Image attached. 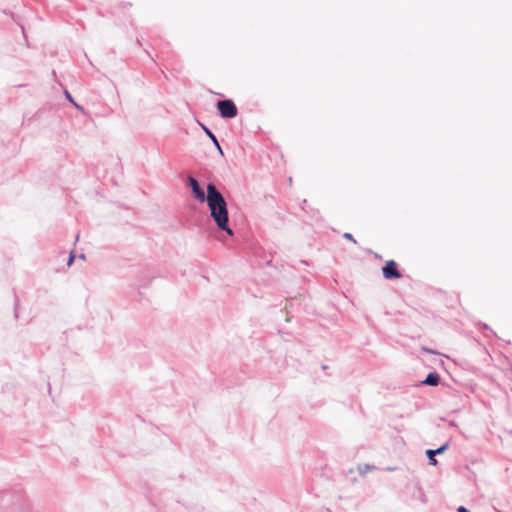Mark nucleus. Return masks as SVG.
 Listing matches in <instances>:
<instances>
[{"label": "nucleus", "instance_id": "obj_11", "mask_svg": "<svg viewBox=\"0 0 512 512\" xmlns=\"http://www.w3.org/2000/svg\"><path fill=\"white\" fill-rule=\"evenodd\" d=\"M74 259H75V256H74L73 252H71V254L69 256V259H68V262H67V265L71 266L73 261H74Z\"/></svg>", "mask_w": 512, "mask_h": 512}, {"label": "nucleus", "instance_id": "obj_8", "mask_svg": "<svg viewBox=\"0 0 512 512\" xmlns=\"http://www.w3.org/2000/svg\"><path fill=\"white\" fill-rule=\"evenodd\" d=\"M65 95H66V98H67L71 103H73L77 109H79V110H81V109H82L78 104H76V103L74 102V100H73L72 96L70 95V93H69L68 91H66V92H65Z\"/></svg>", "mask_w": 512, "mask_h": 512}, {"label": "nucleus", "instance_id": "obj_9", "mask_svg": "<svg viewBox=\"0 0 512 512\" xmlns=\"http://www.w3.org/2000/svg\"><path fill=\"white\" fill-rule=\"evenodd\" d=\"M448 448V443H446L445 445H443L442 447L438 448L437 450H433L435 452V454H440L442 453L443 451H445L446 449Z\"/></svg>", "mask_w": 512, "mask_h": 512}, {"label": "nucleus", "instance_id": "obj_3", "mask_svg": "<svg viewBox=\"0 0 512 512\" xmlns=\"http://www.w3.org/2000/svg\"><path fill=\"white\" fill-rule=\"evenodd\" d=\"M382 273L385 279H398L401 277V274L398 271L397 263L393 260L386 261L384 267L382 268Z\"/></svg>", "mask_w": 512, "mask_h": 512}, {"label": "nucleus", "instance_id": "obj_4", "mask_svg": "<svg viewBox=\"0 0 512 512\" xmlns=\"http://www.w3.org/2000/svg\"><path fill=\"white\" fill-rule=\"evenodd\" d=\"M187 184L192 189L193 196L196 200L199 202L207 200V195H205L204 191L200 188L198 181L194 177H188Z\"/></svg>", "mask_w": 512, "mask_h": 512}, {"label": "nucleus", "instance_id": "obj_7", "mask_svg": "<svg viewBox=\"0 0 512 512\" xmlns=\"http://www.w3.org/2000/svg\"><path fill=\"white\" fill-rule=\"evenodd\" d=\"M427 455H428V458L430 460V463L432 465H436L437 464V460L435 459V452L433 450H427Z\"/></svg>", "mask_w": 512, "mask_h": 512}, {"label": "nucleus", "instance_id": "obj_6", "mask_svg": "<svg viewBox=\"0 0 512 512\" xmlns=\"http://www.w3.org/2000/svg\"><path fill=\"white\" fill-rule=\"evenodd\" d=\"M204 129H205L206 134L210 137V139L213 141V143H214V144H215V146L218 148V150H219L220 152H222L221 147H220V145H219V143H218V141H217L216 137L214 136V134H212V133H211L207 128H204Z\"/></svg>", "mask_w": 512, "mask_h": 512}, {"label": "nucleus", "instance_id": "obj_1", "mask_svg": "<svg viewBox=\"0 0 512 512\" xmlns=\"http://www.w3.org/2000/svg\"><path fill=\"white\" fill-rule=\"evenodd\" d=\"M207 205L210 215L220 230L225 231L232 236L233 232L228 227V210L227 204L222 194L216 189L215 185H207Z\"/></svg>", "mask_w": 512, "mask_h": 512}, {"label": "nucleus", "instance_id": "obj_5", "mask_svg": "<svg viewBox=\"0 0 512 512\" xmlns=\"http://www.w3.org/2000/svg\"><path fill=\"white\" fill-rule=\"evenodd\" d=\"M423 383L430 386H436L439 383V376L435 373H430L427 375Z\"/></svg>", "mask_w": 512, "mask_h": 512}, {"label": "nucleus", "instance_id": "obj_2", "mask_svg": "<svg viewBox=\"0 0 512 512\" xmlns=\"http://www.w3.org/2000/svg\"><path fill=\"white\" fill-rule=\"evenodd\" d=\"M217 108L223 118H233L237 115V107L231 100L219 101Z\"/></svg>", "mask_w": 512, "mask_h": 512}, {"label": "nucleus", "instance_id": "obj_12", "mask_svg": "<svg viewBox=\"0 0 512 512\" xmlns=\"http://www.w3.org/2000/svg\"><path fill=\"white\" fill-rule=\"evenodd\" d=\"M458 512H468V510L464 506H460Z\"/></svg>", "mask_w": 512, "mask_h": 512}, {"label": "nucleus", "instance_id": "obj_10", "mask_svg": "<svg viewBox=\"0 0 512 512\" xmlns=\"http://www.w3.org/2000/svg\"><path fill=\"white\" fill-rule=\"evenodd\" d=\"M343 237L347 240H350L352 241L353 243H356V240L354 239V237L352 236V234L350 233H344Z\"/></svg>", "mask_w": 512, "mask_h": 512}]
</instances>
